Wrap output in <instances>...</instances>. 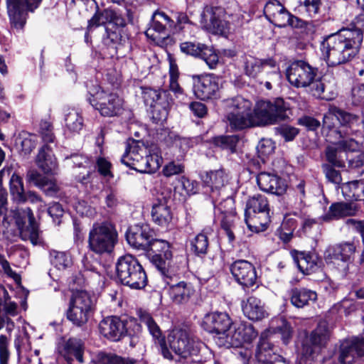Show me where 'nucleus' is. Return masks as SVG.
I'll use <instances>...</instances> for the list:
<instances>
[{
  "mask_svg": "<svg viewBox=\"0 0 364 364\" xmlns=\"http://www.w3.org/2000/svg\"><path fill=\"white\" fill-rule=\"evenodd\" d=\"M145 252H148L149 256L164 254L165 257H172L168 242L163 240L153 239V237L150 240L149 247Z\"/></svg>",
  "mask_w": 364,
  "mask_h": 364,
  "instance_id": "nucleus-42",
  "label": "nucleus"
},
{
  "mask_svg": "<svg viewBox=\"0 0 364 364\" xmlns=\"http://www.w3.org/2000/svg\"><path fill=\"white\" fill-rule=\"evenodd\" d=\"M228 113L252 114V103L241 96H237L227 101Z\"/></svg>",
  "mask_w": 364,
  "mask_h": 364,
  "instance_id": "nucleus-41",
  "label": "nucleus"
},
{
  "mask_svg": "<svg viewBox=\"0 0 364 364\" xmlns=\"http://www.w3.org/2000/svg\"><path fill=\"white\" fill-rule=\"evenodd\" d=\"M178 75L177 67L171 64L169 69V88L176 95L183 94V89L178 82Z\"/></svg>",
  "mask_w": 364,
  "mask_h": 364,
  "instance_id": "nucleus-55",
  "label": "nucleus"
},
{
  "mask_svg": "<svg viewBox=\"0 0 364 364\" xmlns=\"http://www.w3.org/2000/svg\"><path fill=\"white\" fill-rule=\"evenodd\" d=\"M291 254L299 269L305 274L315 272L320 267L319 258L314 252L294 250Z\"/></svg>",
  "mask_w": 364,
  "mask_h": 364,
  "instance_id": "nucleus-29",
  "label": "nucleus"
},
{
  "mask_svg": "<svg viewBox=\"0 0 364 364\" xmlns=\"http://www.w3.org/2000/svg\"><path fill=\"white\" fill-rule=\"evenodd\" d=\"M36 163L45 173L55 174L58 169L56 159L48 145H44L41 148L36 156Z\"/></svg>",
  "mask_w": 364,
  "mask_h": 364,
  "instance_id": "nucleus-34",
  "label": "nucleus"
},
{
  "mask_svg": "<svg viewBox=\"0 0 364 364\" xmlns=\"http://www.w3.org/2000/svg\"><path fill=\"white\" fill-rule=\"evenodd\" d=\"M258 333L254 326L247 322L234 323L226 336L219 340L218 346L226 348H242L251 343Z\"/></svg>",
  "mask_w": 364,
  "mask_h": 364,
  "instance_id": "nucleus-11",
  "label": "nucleus"
},
{
  "mask_svg": "<svg viewBox=\"0 0 364 364\" xmlns=\"http://www.w3.org/2000/svg\"><path fill=\"white\" fill-rule=\"evenodd\" d=\"M364 355V338H352L344 340L339 350L338 360L342 364H352Z\"/></svg>",
  "mask_w": 364,
  "mask_h": 364,
  "instance_id": "nucleus-23",
  "label": "nucleus"
},
{
  "mask_svg": "<svg viewBox=\"0 0 364 364\" xmlns=\"http://www.w3.org/2000/svg\"><path fill=\"white\" fill-rule=\"evenodd\" d=\"M50 255L51 263L58 269H65L72 264L71 257L66 252L52 250Z\"/></svg>",
  "mask_w": 364,
  "mask_h": 364,
  "instance_id": "nucleus-43",
  "label": "nucleus"
},
{
  "mask_svg": "<svg viewBox=\"0 0 364 364\" xmlns=\"http://www.w3.org/2000/svg\"><path fill=\"white\" fill-rule=\"evenodd\" d=\"M92 301L86 291H80L75 293L67 311V318L74 325L81 326L88 320L92 309Z\"/></svg>",
  "mask_w": 364,
  "mask_h": 364,
  "instance_id": "nucleus-13",
  "label": "nucleus"
},
{
  "mask_svg": "<svg viewBox=\"0 0 364 364\" xmlns=\"http://www.w3.org/2000/svg\"><path fill=\"white\" fill-rule=\"evenodd\" d=\"M255 115L259 124H274L279 120L289 118V110L282 99L274 102L260 100L255 108Z\"/></svg>",
  "mask_w": 364,
  "mask_h": 364,
  "instance_id": "nucleus-10",
  "label": "nucleus"
},
{
  "mask_svg": "<svg viewBox=\"0 0 364 364\" xmlns=\"http://www.w3.org/2000/svg\"><path fill=\"white\" fill-rule=\"evenodd\" d=\"M257 182L259 188L264 192L280 196L287 191L285 181L276 174L261 172L257 177Z\"/></svg>",
  "mask_w": 364,
  "mask_h": 364,
  "instance_id": "nucleus-26",
  "label": "nucleus"
},
{
  "mask_svg": "<svg viewBox=\"0 0 364 364\" xmlns=\"http://www.w3.org/2000/svg\"><path fill=\"white\" fill-rule=\"evenodd\" d=\"M205 186L214 193L224 186L226 176L223 170L205 172L200 176Z\"/></svg>",
  "mask_w": 364,
  "mask_h": 364,
  "instance_id": "nucleus-38",
  "label": "nucleus"
},
{
  "mask_svg": "<svg viewBox=\"0 0 364 364\" xmlns=\"http://www.w3.org/2000/svg\"><path fill=\"white\" fill-rule=\"evenodd\" d=\"M239 141L237 135L222 136L216 139V144L224 149L230 150L231 152L235 151L236 146Z\"/></svg>",
  "mask_w": 364,
  "mask_h": 364,
  "instance_id": "nucleus-53",
  "label": "nucleus"
},
{
  "mask_svg": "<svg viewBox=\"0 0 364 364\" xmlns=\"http://www.w3.org/2000/svg\"><path fill=\"white\" fill-rule=\"evenodd\" d=\"M252 117L249 114L227 113L225 119L230 129L242 130L252 124Z\"/></svg>",
  "mask_w": 364,
  "mask_h": 364,
  "instance_id": "nucleus-40",
  "label": "nucleus"
},
{
  "mask_svg": "<svg viewBox=\"0 0 364 364\" xmlns=\"http://www.w3.org/2000/svg\"><path fill=\"white\" fill-rule=\"evenodd\" d=\"M278 332L285 344H287L291 337L292 330L289 323L285 319H280V324L277 327Z\"/></svg>",
  "mask_w": 364,
  "mask_h": 364,
  "instance_id": "nucleus-61",
  "label": "nucleus"
},
{
  "mask_svg": "<svg viewBox=\"0 0 364 364\" xmlns=\"http://www.w3.org/2000/svg\"><path fill=\"white\" fill-rule=\"evenodd\" d=\"M289 82L296 87H309V92L316 97H322L324 85L316 79V70L304 60H296L291 63L287 70Z\"/></svg>",
  "mask_w": 364,
  "mask_h": 364,
  "instance_id": "nucleus-3",
  "label": "nucleus"
},
{
  "mask_svg": "<svg viewBox=\"0 0 364 364\" xmlns=\"http://www.w3.org/2000/svg\"><path fill=\"white\" fill-rule=\"evenodd\" d=\"M202 27L210 33L223 34L225 32L226 22L221 20L211 7H205L200 15Z\"/></svg>",
  "mask_w": 364,
  "mask_h": 364,
  "instance_id": "nucleus-30",
  "label": "nucleus"
},
{
  "mask_svg": "<svg viewBox=\"0 0 364 364\" xmlns=\"http://www.w3.org/2000/svg\"><path fill=\"white\" fill-rule=\"evenodd\" d=\"M334 109L336 114V121L342 127H346L351 128L358 123L359 119L358 116L346 112L336 107H334Z\"/></svg>",
  "mask_w": 364,
  "mask_h": 364,
  "instance_id": "nucleus-49",
  "label": "nucleus"
},
{
  "mask_svg": "<svg viewBox=\"0 0 364 364\" xmlns=\"http://www.w3.org/2000/svg\"><path fill=\"white\" fill-rule=\"evenodd\" d=\"M42 0H6L11 24L16 29H22L26 24L27 12H33Z\"/></svg>",
  "mask_w": 364,
  "mask_h": 364,
  "instance_id": "nucleus-18",
  "label": "nucleus"
},
{
  "mask_svg": "<svg viewBox=\"0 0 364 364\" xmlns=\"http://www.w3.org/2000/svg\"><path fill=\"white\" fill-rule=\"evenodd\" d=\"M218 219L220 222V226L223 230L226 232L229 241L232 242L235 240L234 230L236 226V223L238 220L236 214H233L232 217H230L229 215H222L221 217H218Z\"/></svg>",
  "mask_w": 364,
  "mask_h": 364,
  "instance_id": "nucleus-45",
  "label": "nucleus"
},
{
  "mask_svg": "<svg viewBox=\"0 0 364 364\" xmlns=\"http://www.w3.org/2000/svg\"><path fill=\"white\" fill-rule=\"evenodd\" d=\"M144 104L151 109L152 119L156 124H162L168 117L173 100L166 90H156L150 87L142 88Z\"/></svg>",
  "mask_w": 364,
  "mask_h": 364,
  "instance_id": "nucleus-9",
  "label": "nucleus"
},
{
  "mask_svg": "<svg viewBox=\"0 0 364 364\" xmlns=\"http://www.w3.org/2000/svg\"><path fill=\"white\" fill-rule=\"evenodd\" d=\"M151 262L161 272L165 274V271L169 265V261L172 257H165L164 254L152 255L150 256Z\"/></svg>",
  "mask_w": 364,
  "mask_h": 364,
  "instance_id": "nucleus-57",
  "label": "nucleus"
},
{
  "mask_svg": "<svg viewBox=\"0 0 364 364\" xmlns=\"http://www.w3.org/2000/svg\"><path fill=\"white\" fill-rule=\"evenodd\" d=\"M10 218L14 220L20 237L23 240H29L33 245H40L42 242L38 226L29 208L11 209L9 214L4 218L3 225L4 226L6 225L8 226L10 224Z\"/></svg>",
  "mask_w": 364,
  "mask_h": 364,
  "instance_id": "nucleus-5",
  "label": "nucleus"
},
{
  "mask_svg": "<svg viewBox=\"0 0 364 364\" xmlns=\"http://www.w3.org/2000/svg\"><path fill=\"white\" fill-rule=\"evenodd\" d=\"M168 200L158 198L152 205V220L159 226L167 228L171 223L173 215Z\"/></svg>",
  "mask_w": 364,
  "mask_h": 364,
  "instance_id": "nucleus-28",
  "label": "nucleus"
},
{
  "mask_svg": "<svg viewBox=\"0 0 364 364\" xmlns=\"http://www.w3.org/2000/svg\"><path fill=\"white\" fill-rule=\"evenodd\" d=\"M95 364H129L127 358L113 353L99 352L93 358Z\"/></svg>",
  "mask_w": 364,
  "mask_h": 364,
  "instance_id": "nucleus-47",
  "label": "nucleus"
},
{
  "mask_svg": "<svg viewBox=\"0 0 364 364\" xmlns=\"http://www.w3.org/2000/svg\"><path fill=\"white\" fill-rule=\"evenodd\" d=\"M215 213L217 218L221 217L222 215H229L231 218L233 214H236L233 198L228 197L215 205Z\"/></svg>",
  "mask_w": 364,
  "mask_h": 364,
  "instance_id": "nucleus-51",
  "label": "nucleus"
},
{
  "mask_svg": "<svg viewBox=\"0 0 364 364\" xmlns=\"http://www.w3.org/2000/svg\"><path fill=\"white\" fill-rule=\"evenodd\" d=\"M230 272L236 282L244 287H252L257 283V275L253 264L245 259L234 262Z\"/></svg>",
  "mask_w": 364,
  "mask_h": 364,
  "instance_id": "nucleus-22",
  "label": "nucleus"
},
{
  "mask_svg": "<svg viewBox=\"0 0 364 364\" xmlns=\"http://www.w3.org/2000/svg\"><path fill=\"white\" fill-rule=\"evenodd\" d=\"M38 136L35 134L24 133L20 136L21 151L24 154H29L38 144Z\"/></svg>",
  "mask_w": 364,
  "mask_h": 364,
  "instance_id": "nucleus-52",
  "label": "nucleus"
},
{
  "mask_svg": "<svg viewBox=\"0 0 364 364\" xmlns=\"http://www.w3.org/2000/svg\"><path fill=\"white\" fill-rule=\"evenodd\" d=\"M362 13L359 14L352 22V28H348L350 31L353 33H360V36L363 38V32H364V8H362Z\"/></svg>",
  "mask_w": 364,
  "mask_h": 364,
  "instance_id": "nucleus-64",
  "label": "nucleus"
},
{
  "mask_svg": "<svg viewBox=\"0 0 364 364\" xmlns=\"http://www.w3.org/2000/svg\"><path fill=\"white\" fill-rule=\"evenodd\" d=\"M233 321L225 312H210L206 314L201 322L202 328L207 332L215 334V339L218 344L219 340L226 336Z\"/></svg>",
  "mask_w": 364,
  "mask_h": 364,
  "instance_id": "nucleus-17",
  "label": "nucleus"
},
{
  "mask_svg": "<svg viewBox=\"0 0 364 364\" xmlns=\"http://www.w3.org/2000/svg\"><path fill=\"white\" fill-rule=\"evenodd\" d=\"M139 316L141 323L146 326L150 334L153 336L154 338L159 340L161 344V351L163 357L165 359L170 360H173V356L171 352L165 345L164 338L162 336V332L151 315L146 311H140Z\"/></svg>",
  "mask_w": 364,
  "mask_h": 364,
  "instance_id": "nucleus-27",
  "label": "nucleus"
},
{
  "mask_svg": "<svg viewBox=\"0 0 364 364\" xmlns=\"http://www.w3.org/2000/svg\"><path fill=\"white\" fill-rule=\"evenodd\" d=\"M90 95L92 97L88 99L90 104L98 110L101 115L111 117L122 113L124 102L117 94L97 90Z\"/></svg>",
  "mask_w": 364,
  "mask_h": 364,
  "instance_id": "nucleus-12",
  "label": "nucleus"
},
{
  "mask_svg": "<svg viewBox=\"0 0 364 364\" xmlns=\"http://www.w3.org/2000/svg\"><path fill=\"white\" fill-rule=\"evenodd\" d=\"M241 306L245 316L253 321H260L267 315L264 304L255 296H250L247 300H243Z\"/></svg>",
  "mask_w": 364,
  "mask_h": 364,
  "instance_id": "nucleus-32",
  "label": "nucleus"
},
{
  "mask_svg": "<svg viewBox=\"0 0 364 364\" xmlns=\"http://www.w3.org/2000/svg\"><path fill=\"white\" fill-rule=\"evenodd\" d=\"M193 92L195 96L201 100H207L220 97V79L213 75H193Z\"/></svg>",
  "mask_w": 364,
  "mask_h": 364,
  "instance_id": "nucleus-19",
  "label": "nucleus"
},
{
  "mask_svg": "<svg viewBox=\"0 0 364 364\" xmlns=\"http://www.w3.org/2000/svg\"><path fill=\"white\" fill-rule=\"evenodd\" d=\"M153 237V231L149 225H135L126 233V238L130 246L145 251L149 247V242Z\"/></svg>",
  "mask_w": 364,
  "mask_h": 364,
  "instance_id": "nucleus-24",
  "label": "nucleus"
},
{
  "mask_svg": "<svg viewBox=\"0 0 364 364\" xmlns=\"http://www.w3.org/2000/svg\"><path fill=\"white\" fill-rule=\"evenodd\" d=\"M84 344L80 339L71 338L65 343L63 356L68 364H73L74 358L80 363L83 362Z\"/></svg>",
  "mask_w": 364,
  "mask_h": 364,
  "instance_id": "nucleus-37",
  "label": "nucleus"
},
{
  "mask_svg": "<svg viewBox=\"0 0 364 364\" xmlns=\"http://www.w3.org/2000/svg\"><path fill=\"white\" fill-rule=\"evenodd\" d=\"M181 52L203 59L210 69L216 68L219 58L215 50L205 44L194 42H183L180 45Z\"/></svg>",
  "mask_w": 364,
  "mask_h": 364,
  "instance_id": "nucleus-21",
  "label": "nucleus"
},
{
  "mask_svg": "<svg viewBox=\"0 0 364 364\" xmlns=\"http://www.w3.org/2000/svg\"><path fill=\"white\" fill-rule=\"evenodd\" d=\"M264 14L270 23L277 27L301 26V21L289 12L278 0H269L264 7Z\"/></svg>",
  "mask_w": 364,
  "mask_h": 364,
  "instance_id": "nucleus-15",
  "label": "nucleus"
},
{
  "mask_svg": "<svg viewBox=\"0 0 364 364\" xmlns=\"http://www.w3.org/2000/svg\"><path fill=\"white\" fill-rule=\"evenodd\" d=\"M114 12L112 10H104L102 12H97L88 21L87 31H90L92 28L98 27L110 22L113 20Z\"/></svg>",
  "mask_w": 364,
  "mask_h": 364,
  "instance_id": "nucleus-44",
  "label": "nucleus"
},
{
  "mask_svg": "<svg viewBox=\"0 0 364 364\" xmlns=\"http://www.w3.org/2000/svg\"><path fill=\"white\" fill-rule=\"evenodd\" d=\"M147 154V148L144 143L134 139L129 140L124 154L121 159L122 164L134 170L141 164L144 155Z\"/></svg>",
  "mask_w": 364,
  "mask_h": 364,
  "instance_id": "nucleus-25",
  "label": "nucleus"
},
{
  "mask_svg": "<svg viewBox=\"0 0 364 364\" xmlns=\"http://www.w3.org/2000/svg\"><path fill=\"white\" fill-rule=\"evenodd\" d=\"M278 332L285 344H287L291 337L292 330L289 323L285 319H280V324L277 327Z\"/></svg>",
  "mask_w": 364,
  "mask_h": 364,
  "instance_id": "nucleus-62",
  "label": "nucleus"
},
{
  "mask_svg": "<svg viewBox=\"0 0 364 364\" xmlns=\"http://www.w3.org/2000/svg\"><path fill=\"white\" fill-rule=\"evenodd\" d=\"M338 132L341 134L342 139L339 141V144L345 149L348 151H355L358 145L355 139L353 138H348L349 133L348 131L338 130Z\"/></svg>",
  "mask_w": 364,
  "mask_h": 364,
  "instance_id": "nucleus-58",
  "label": "nucleus"
},
{
  "mask_svg": "<svg viewBox=\"0 0 364 364\" xmlns=\"http://www.w3.org/2000/svg\"><path fill=\"white\" fill-rule=\"evenodd\" d=\"M166 26L162 21L152 17L151 26L146 31V36L154 41H156L159 38V35L164 32Z\"/></svg>",
  "mask_w": 364,
  "mask_h": 364,
  "instance_id": "nucleus-56",
  "label": "nucleus"
},
{
  "mask_svg": "<svg viewBox=\"0 0 364 364\" xmlns=\"http://www.w3.org/2000/svg\"><path fill=\"white\" fill-rule=\"evenodd\" d=\"M10 192L16 201L23 200L24 188L22 178L17 174L14 173L10 179Z\"/></svg>",
  "mask_w": 364,
  "mask_h": 364,
  "instance_id": "nucleus-48",
  "label": "nucleus"
},
{
  "mask_svg": "<svg viewBox=\"0 0 364 364\" xmlns=\"http://www.w3.org/2000/svg\"><path fill=\"white\" fill-rule=\"evenodd\" d=\"M357 210L358 208L353 203H333L330 205L328 212L321 216V219L326 222L339 220L355 215Z\"/></svg>",
  "mask_w": 364,
  "mask_h": 364,
  "instance_id": "nucleus-31",
  "label": "nucleus"
},
{
  "mask_svg": "<svg viewBox=\"0 0 364 364\" xmlns=\"http://www.w3.org/2000/svg\"><path fill=\"white\" fill-rule=\"evenodd\" d=\"M141 329L136 321H122L117 316H107L99 323L100 333L107 339L118 341L125 336H134Z\"/></svg>",
  "mask_w": 364,
  "mask_h": 364,
  "instance_id": "nucleus-8",
  "label": "nucleus"
},
{
  "mask_svg": "<svg viewBox=\"0 0 364 364\" xmlns=\"http://www.w3.org/2000/svg\"><path fill=\"white\" fill-rule=\"evenodd\" d=\"M191 249L198 255H205L208 247V236L203 232L197 235L191 241Z\"/></svg>",
  "mask_w": 364,
  "mask_h": 364,
  "instance_id": "nucleus-50",
  "label": "nucleus"
},
{
  "mask_svg": "<svg viewBox=\"0 0 364 364\" xmlns=\"http://www.w3.org/2000/svg\"><path fill=\"white\" fill-rule=\"evenodd\" d=\"M256 358V364H287L286 360L273 353L270 344L264 341L259 345Z\"/></svg>",
  "mask_w": 364,
  "mask_h": 364,
  "instance_id": "nucleus-35",
  "label": "nucleus"
},
{
  "mask_svg": "<svg viewBox=\"0 0 364 364\" xmlns=\"http://www.w3.org/2000/svg\"><path fill=\"white\" fill-rule=\"evenodd\" d=\"M356 247L352 242H343L329 246L324 252L327 263L337 265L338 269L346 274L352 263Z\"/></svg>",
  "mask_w": 364,
  "mask_h": 364,
  "instance_id": "nucleus-14",
  "label": "nucleus"
},
{
  "mask_svg": "<svg viewBox=\"0 0 364 364\" xmlns=\"http://www.w3.org/2000/svg\"><path fill=\"white\" fill-rule=\"evenodd\" d=\"M262 72L269 74L271 80L278 77L276 61L272 58L259 59L252 56L247 58L245 63V73L247 76L257 78Z\"/></svg>",
  "mask_w": 364,
  "mask_h": 364,
  "instance_id": "nucleus-20",
  "label": "nucleus"
},
{
  "mask_svg": "<svg viewBox=\"0 0 364 364\" xmlns=\"http://www.w3.org/2000/svg\"><path fill=\"white\" fill-rule=\"evenodd\" d=\"M171 299L176 304L187 302L194 293V289L190 283L180 282L171 285L168 289Z\"/></svg>",
  "mask_w": 364,
  "mask_h": 364,
  "instance_id": "nucleus-36",
  "label": "nucleus"
},
{
  "mask_svg": "<svg viewBox=\"0 0 364 364\" xmlns=\"http://www.w3.org/2000/svg\"><path fill=\"white\" fill-rule=\"evenodd\" d=\"M277 132L286 141H292L299 134V129L289 125H283L277 128Z\"/></svg>",
  "mask_w": 364,
  "mask_h": 364,
  "instance_id": "nucleus-60",
  "label": "nucleus"
},
{
  "mask_svg": "<svg viewBox=\"0 0 364 364\" xmlns=\"http://www.w3.org/2000/svg\"><path fill=\"white\" fill-rule=\"evenodd\" d=\"M245 221L251 231L260 232L266 230L270 217L269 203L264 196L255 195L248 200Z\"/></svg>",
  "mask_w": 364,
  "mask_h": 364,
  "instance_id": "nucleus-7",
  "label": "nucleus"
},
{
  "mask_svg": "<svg viewBox=\"0 0 364 364\" xmlns=\"http://www.w3.org/2000/svg\"><path fill=\"white\" fill-rule=\"evenodd\" d=\"M363 37L343 28L325 37L321 43L322 58L329 67H336L351 61L359 53Z\"/></svg>",
  "mask_w": 364,
  "mask_h": 364,
  "instance_id": "nucleus-1",
  "label": "nucleus"
},
{
  "mask_svg": "<svg viewBox=\"0 0 364 364\" xmlns=\"http://www.w3.org/2000/svg\"><path fill=\"white\" fill-rule=\"evenodd\" d=\"M40 130L42 139L46 142H53L55 136L53 133V127L51 124L47 121L41 122L40 124Z\"/></svg>",
  "mask_w": 364,
  "mask_h": 364,
  "instance_id": "nucleus-63",
  "label": "nucleus"
},
{
  "mask_svg": "<svg viewBox=\"0 0 364 364\" xmlns=\"http://www.w3.org/2000/svg\"><path fill=\"white\" fill-rule=\"evenodd\" d=\"M167 339L170 348L178 356L176 364L203 363L200 351L205 345L193 338L187 330L175 328L169 333Z\"/></svg>",
  "mask_w": 364,
  "mask_h": 364,
  "instance_id": "nucleus-2",
  "label": "nucleus"
},
{
  "mask_svg": "<svg viewBox=\"0 0 364 364\" xmlns=\"http://www.w3.org/2000/svg\"><path fill=\"white\" fill-rule=\"evenodd\" d=\"M117 232L108 222L96 223L90 230V249L97 254L110 253L117 242Z\"/></svg>",
  "mask_w": 364,
  "mask_h": 364,
  "instance_id": "nucleus-6",
  "label": "nucleus"
},
{
  "mask_svg": "<svg viewBox=\"0 0 364 364\" xmlns=\"http://www.w3.org/2000/svg\"><path fill=\"white\" fill-rule=\"evenodd\" d=\"M275 144L270 139H262L259 141L257 150L260 158L264 159L274 153Z\"/></svg>",
  "mask_w": 364,
  "mask_h": 364,
  "instance_id": "nucleus-54",
  "label": "nucleus"
},
{
  "mask_svg": "<svg viewBox=\"0 0 364 364\" xmlns=\"http://www.w3.org/2000/svg\"><path fill=\"white\" fill-rule=\"evenodd\" d=\"M149 155L143 158L141 164L136 168V171L141 173H154L161 167L163 158L160 149L157 146H152L149 150Z\"/></svg>",
  "mask_w": 364,
  "mask_h": 364,
  "instance_id": "nucleus-33",
  "label": "nucleus"
},
{
  "mask_svg": "<svg viewBox=\"0 0 364 364\" xmlns=\"http://www.w3.org/2000/svg\"><path fill=\"white\" fill-rule=\"evenodd\" d=\"M117 279L132 289H140L146 285L147 277L142 266L132 255L119 257L116 264Z\"/></svg>",
  "mask_w": 364,
  "mask_h": 364,
  "instance_id": "nucleus-4",
  "label": "nucleus"
},
{
  "mask_svg": "<svg viewBox=\"0 0 364 364\" xmlns=\"http://www.w3.org/2000/svg\"><path fill=\"white\" fill-rule=\"evenodd\" d=\"M65 126L73 132H79L83 127V119L75 110L72 109L65 117Z\"/></svg>",
  "mask_w": 364,
  "mask_h": 364,
  "instance_id": "nucleus-46",
  "label": "nucleus"
},
{
  "mask_svg": "<svg viewBox=\"0 0 364 364\" xmlns=\"http://www.w3.org/2000/svg\"><path fill=\"white\" fill-rule=\"evenodd\" d=\"M168 139L172 141L173 145L178 147L183 152L186 151L191 146L189 139L181 137L172 132L168 134Z\"/></svg>",
  "mask_w": 364,
  "mask_h": 364,
  "instance_id": "nucleus-59",
  "label": "nucleus"
},
{
  "mask_svg": "<svg viewBox=\"0 0 364 364\" xmlns=\"http://www.w3.org/2000/svg\"><path fill=\"white\" fill-rule=\"evenodd\" d=\"M330 337V331L325 321L320 322L303 344L301 354L306 361L317 358L321 348L326 343Z\"/></svg>",
  "mask_w": 364,
  "mask_h": 364,
  "instance_id": "nucleus-16",
  "label": "nucleus"
},
{
  "mask_svg": "<svg viewBox=\"0 0 364 364\" xmlns=\"http://www.w3.org/2000/svg\"><path fill=\"white\" fill-rule=\"evenodd\" d=\"M316 299V293L310 289L295 288L291 291V303L297 308L309 305L310 302H314Z\"/></svg>",
  "mask_w": 364,
  "mask_h": 364,
  "instance_id": "nucleus-39",
  "label": "nucleus"
}]
</instances>
